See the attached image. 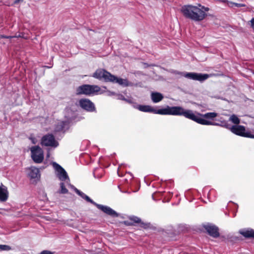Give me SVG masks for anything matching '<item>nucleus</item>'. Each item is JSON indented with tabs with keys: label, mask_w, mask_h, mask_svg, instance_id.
<instances>
[{
	"label": "nucleus",
	"mask_w": 254,
	"mask_h": 254,
	"mask_svg": "<svg viewBox=\"0 0 254 254\" xmlns=\"http://www.w3.org/2000/svg\"><path fill=\"white\" fill-rule=\"evenodd\" d=\"M134 107L141 111L146 112H153L160 115H169L174 116H184L189 119H192L198 122L203 123V121L196 119L192 114L190 110H185L180 106L170 107L167 106L165 108L156 110L148 105H136Z\"/></svg>",
	"instance_id": "obj_1"
},
{
	"label": "nucleus",
	"mask_w": 254,
	"mask_h": 254,
	"mask_svg": "<svg viewBox=\"0 0 254 254\" xmlns=\"http://www.w3.org/2000/svg\"><path fill=\"white\" fill-rule=\"evenodd\" d=\"M209 10L208 7H205L201 4H198V6L185 5L182 7L181 12L187 18L195 21H200L205 18L207 16L205 12Z\"/></svg>",
	"instance_id": "obj_2"
},
{
	"label": "nucleus",
	"mask_w": 254,
	"mask_h": 254,
	"mask_svg": "<svg viewBox=\"0 0 254 254\" xmlns=\"http://www.w3.org/2000/svg\"><path fill=\"white\" fill-rule=\"evenodd\" d=\"M190 111L192 112V114L195 117V118L196 119H198L199 120L203 121L202 122H203V123H199V122H198L196 121L193 120L192 119H191V120L195 121L198 124L203 125H218V124H217V123H215L212 122L211 121L206 120L203 119V118L209 119H214L215 117H217V116H218V114L216 113L211 112V113H207L205 114H201L199 113H196L195 114L193 113V112L192 110H190Z\"/></svg>",
	"instance_id": "obj_3"
},
{
	"label": "nucleus",
	"mask_w": 254,
	"mask_h": 254,
	"mask_svg": "<svg viewBox=\"0 0 254 254\" xmlns=\"http://www.w3.org/2000/svg\"><path fill=\"white\" fill-rule=\"evenodd\" d=\"M100 90V88L97 85L84 84L79 86L76 89V94H85L89 95L97 93Z\"/></svg>",
	"instance_id": "obj_4"
},
{
	"label": "nucleus",
	"mask_w": 254,
	"mask_h": 254,
	"mask_svg": "<svg viewBox=\"0 0 254 254\" xmlns=\"http://www.w3.org/2000/svg\"><path fill=\"white\" fill-rule=\"evenodd\" d=\"M31 158L34 162L41 163L44 160V152L39 146H34L30 148Z\"/></svg>",
	"instance_id": "obj_5"
},
{
	"label": "nucleus",
	"mask_w": 254,
	"mask_h": 254,
	"mask_svg": "<svg viewBox=\"0 0 254 254\" xmlns=\"http://www.w3.org/2000/svg\"><path fill=\"white\" fill-rule=\"evenodd\" d=\"M230 130L234 133L247 137L254 138V135L251 134L249 132H246L245 127L243 126L235 125L230 128Z\"/></svg>",
	"instance_id": "obj_6"
},
{
	"label": "nucleus",
	"mask_w": 254,
	"mask_h": 254,
	"mask_svg": "<svg viewBox=\"0 0 254 254\" xmlns=\"http://www.w3.org/2000/svg\"><path fill=\"white\" fill-rule=\"evenodd\" d=\"M93 76L99 79H104L105 81H110L115 79V75L102 69L97 70L94 73Z\"/></svg>",
	"instance_id": "obj_7"
},
{
	"label": "nucleus",
	"mask_w": 254,
	"mask_h": 254,
	"mask_svg": "<svg viewBox=\"0 0 254 254\" xmlns=\"http://www.w3.org/2000/svg\"><path fill=\"white\" fill-rule=\"evenodd\" d=\"M41 144L43 146L56 147L59 143L56 140L54 136L52 134H48L43 136L41 139Z\"/></svg>",
	"instance_id": "obj_8"
},
{
	"label": "nucleus",
	"mask_w": 254,
	"mask_h": 254,
	"mask_svg": "<svg viewBox=\"0 0 254 254\" xmlns=\"http://www.w3.org/2000/svg\"><path fill=\"white\" fill-rule=\"evenodd\" d=\"M53 166L56 171V176L61 181H64L66 180H69V178L65 170L60 165L56 162L53 163Z\"/></svg>",
	"instance_id": "obj_9"
},
{
	"label": "nucleus",
	"mask_w": 254,
	"mask_h": 254,
	"mask_svg": "<svg viewBox=\"0 0 254 254\" xmlns=\"http://www.w3.org/2000/svg\"><path fill=\"white\" fill-rule=\"evenodd\" d=\"M184 76L186 77V78L191 79L192 80L203 81L207 79L210 76V75L207 74L189 72L185 74Z\"/></svg>",
	"instance_id": "obj_10"
},
{
	"label": "nucleus",
	"mask_w": 254,
	"mask_h": 254,
	"mask_svg": "<svg viewBox=\"0 0 254 254\" xmlns=\"http://www.w3.org/2000/svg\"><path fill=\"white\" fill-rule=\"evenodd\" d=\"M79 103L82 109L87 111L93 112L95 110L94 104L89 99H82L79 101Z\"/></svg>",
	"instance_id": "obj_11"
},
{
	"label": "nucleus",
	"mask_w": 254,
	"mask_h": 254,
	"mask_svg": "<svg viewBox=\"0 0 254 254\" xmlns=\"http://www.w3.org/2000/svg\"><path fill=\"white\" fill-rule=\"evenodd\" d=\"M203 227L210 236L214 238H217L219 236V229L216 226L209 224L204 225Z\"/></svg>",
	"instance_id": "obj_12"
},
{
	"label": "nucleus",
	"mask_w": 254,
	"mask_h": 254,
	"mask_svg": "<svg viewBox=\"0 0 254 254\" xmlns=\"http://www.w3.org/2000/svg\"><path fill=\"white\" fill-rule=\"evenodd\" d=\"M95 206L99 209L102 210L106 214L113 217H117L119 214L113 209L107 206H104L99 204H95Z\"/></svg>",
	"instance_id": "obj_13"
},
{
	"label": "nucleus",
	"mask_w": 254,
	"mask_h": 254,
	"mask_svg": "<svg viewBox=\"0 0 254 254\" xmlns=\"http://www.w3.org/2000/svg\"><path fill=\"white\" fill-rule=\"evenodd\" d=\"M110 82L117 83L121 85L124 86H132L133 84L128 81L127 79H123L121 78H118L115 76V79L113 80H110Z\"/></svg>",
	"instance_id": "obj_14"
},
{
	"label": "nucleus",
	"mask_w": 254,
	"mask_h": 254,
	"mask_svg": "<svg viewBox=\"0 0 254 254\" xmlns=\"http://www.w3.org/2000/svg\"><path fill=\"white\" fill-rule=\"evenodd\" d=\"M28 176L31 179H35L40 177L39 169L34 167L29 169Z\"/></svg>",
	"instance_id": "obj_15"
},
{
	"label": "nucleus",
	"mask_w": 254,
	"mask_h": 254,
	"mask_svg": "<svg viewBox=\"0 0 254 254\" xmlns=\"http://www.w3.org/2000/svg\"><path fill=\"white\" fill-rule=\"evenodd\" d=\"M8 198V191L5 187L2 185L0 187V201H5Z\"/></svg>",
	"instance_id": "obj_16"
},
{
	"label": "nucleus",
	"mask_w": 254,
	"mask_h": 254,
	"mask_svg": "<svg viewBox=\"0 0 254 254\" xmlns=\"http://www.w3.org/2000/svg\"><path fill=\"white\" fill-rule=\"evenodd\" d=\"M151 97L152 101L154 103L159 102L163 99V95L159 92H152Z\"/></svg>",
	"instance_id": "obj_17"
},
{
	"label": "nucleus",
	"mask_w": 254,
	"mask_h": 254,
	"mask_svg": "<svg viewBox=\"0 0 254 254\" xmlns=\"http://www.w3.org/2000/svg\"><path fill=\"white\" fill-rule=\"evenodd\" d=\"M240 233L244 236L245 238H254V230L253 229L250 230H240Z\"/></svg>",
	"instance_id": "obj_18"
},
{
	"label": "nucleus",
	"mask_w": 254,
	"mask_h": 254,
	"mask_svg": "<svg viewBox=\"0 0 254 254\" xmlns=\"http://www.w3.org/2000/svg\"><path fill=\"white\" fill-rule=\"evenodd\" d=\"M229 120L230 121H231L233 123H234L235 124H236V125L239 124L240 123V119L235 115H232L230 117V118L229 119Z\"/></svg>",
	"instance_id": "obj_19"
},
{
	"label": "nucleus",
	"mask_w": 254,
	"mask_h": 254,
	"mask_svg": "<svg viewBox=\"0 0 254 254\" xmlns=\"http://www.w3.org/2000/svg\"><path fill=\"white\" fill-rule=\"evenodd\" d=\"M80 196L83 199H85L87 201L90 202L91 203L94 204L95 205V204H96V202L93 201L91 198H90L89 197H88L87 195L85 194L83 192H81V193L80 194Z\"/></svg>",
	"instance_id": "obj_20"
},
{
	"label": "nucleus",
	"mask_w": 254,
	"mask_h": 254,
	"mask_svg": "<svg viewBox=\"0 0 254 254\" xmlns=\"http://www.w3.org/2000/svg\"><path fill=\"white\" fill-rule=\"evenodd\" d=\"M60 187L61 190L59 191L60 193L65 194L67 193L68 190L65 188L64 183H60Z\"/></svg>",
	"instance_id": "obj_21"
},
{
	"label": "nucleus",
	"mask_w": 254,
	"mask_h": 254,
	"mask_svg": "<svg viewBox=\"0 0 254 254\" xmlns=\"http://www.w3.org/2000/svg\"><path fill=\"white\" fill-rule=\"evenodd\" d=\"M11 248L10 246L8 245H0V250H3V251H9L11 250Z\"/></svg>",
	"instance_id": "obj_22"
},
{
	"label": "nucleus",
	"mask_w": 254,
	"mask_h": 254,
	"mask_svg": "<svg viewBox=\"0 0 254 254\" xmlns=\"http://www.w3.org/2000/svg\"><path fill=\"white\" fill-rule=\"evenodd\" d=\"M130 220L137 223L141 222V219L137 217H133L130 218Z\"/></svg>",
	"instance_id": "obj_23"
},
{
	"label": "nucleus",
	"mask_w": 254,
	"mask_h": 254,
	"mask_svg": "<svg viewBox=\"0 0 254 254\" xmlns=\"http://www.w3.org/2000/svg\"><path fill=\"white\" fill-rule=\"evenodd\" d=\"M140 227L143 228H147L148 227H149V224H148V223H143V222H140Z\"/></svg>",
	"instance_id": "obj_24"
},
{
	"label": "nucleus",
	"mask_w": 254,
	"mask_h": 254,
	"mask_svg": "<svg viewBox=\"0 0 254 254\" xmlns=\"http://www.w3.org/2000/svg\"><path fill=\"white\" fill-rule=\"evenodd\" d=\"M231 3L235 5L237 7H243V6H246L245 4H243V3H234V2H232Z\"/></svg>",
	"instance_id": "obj_25"
},
{
	"label": "nucleus",
	"mask_w": 254,
	"mask_h": 254,
	"mask_svg": "<svg viewBox=\"0 0 254 254\" xmlns=\"http://www.w3.org/2000/svg\"><path fill=\"white\" fill-rule=\"evenodd\" d=\"M229 240L230 241H237L238 240V238H237V237L236 236H231L229 238H228Z\"/></svg>",
	"instance_id": "obj_26"
},
{
	"label": "nucleus",
	"mask_w": 254,
	"mask_h": 254,
	"mask_svg": "<svg viewBox=\"0 0 254 254\" xmlns=\"http://www.w3.org/2000/svg\"><path fill=\"white\" fill-rule=\"evenodd\" d=\"M40 254H53L51 251L45 250V251H43L42 252H41Z\"/></svg>",
	"instance_id": "obj_27"
},
{
	"label": "nucleus",
	"mask_w": 254,
	"mask_h": 254,
	"mask_svg": "<svg viewBox=\"0 0 254 254\" xmlns=\"http://www.w3.org/2000/svg\"><path fill=\"white\" fill-rule=\"evenodd\" d=\"M142 64L144 65V68H147L149 66H156L155 64H148L147 63H143Z\"/></svg>",
	"instance_id": "obj_28"
},
{
	"label": "nucleus",
	"mask_w": 254,
	"mask_h": 254,
	"mask_svg": "<svg viewBox=\"0 0 254 254\" xmlns=\"http://www.w3.org/2000/svg\"><path fill=\"white\" fill-rule=\"evenodd\" d=\"M250 22L251 24V27L254 30V18L252 19V20L250 21Z\"/></svg>",
	"instance_id": "obj_29"
},
{
	"label": "nucleus",
	"mask_w": 254,
	"mask_h": 254,
	"mask_svg": "<svg viewBox=\"0 0 254 254\" xmlns=\"http://www.w3.org/2000/svg\"><path fill=\"white\" fill-rule=\"evenodd\" d=\"M13 37H11V36H4V35H0V38H12Z\"/></svg>",
	"instance_id": "obj_30"
},
{
	"label": "nucleus",
	"mask_w": 254,
	"mask_h": 254,
	"mask_svg": "<svg viewBox=\"0 0 254 254\" xmlns=\"http://www.w3.org/2000/svg\"><path fill=\"white\" fill-rule=\"evenodd\" d=\"M74 190L79 195H80V194L81 193V191H80L79 190H78V189H77L76 188H75L74 189Z\"/></svg>",
	"instance_id": "obj_31"
},
{
	"label": "nucleus",
	"mask_w": 254,
	"mask_h": 254,
	"mask_svg": "<svg viewBox=\"0 0 254 254\" xmlns=\"http://www.w3.org/2000/svg\"><path fill=\"white\" fill-rule=\"evenodd\" d=\"M23 0H15L14 3V4H17L20 2H22Z\"/></svg>",
	"instance_id": "obj_32"
},
{
	"label": "nucleus",
	"mask_w": 254,
	"mask_h": 254,
	"mask_svg": "<svg viewBox=\"0 0 254 254\" xmlns=\"http://www.w3.org/2000/svg\"><path fill=\"white\" fill-rule=\"evenodd\" d=\"M126 101H127V102L129 103H132L131 100H127V99H126Z\"/></svg>",
	"instance_id": "obj_33"
},
{
	"label": "nucleus",
	"mask_w": 254,
	"mask_h": 254,
	"mask_svg": "<svg viewBox=\"0 0 254 254\" xmlns=\"http://www.w3.org/2000/svg\"><path fill=\"white\" fill-rule=\"evenodd\" d=\"M31 140H32V143H34V144H35L36 142L35 141V138H31Z\"/></svg>",
	"instance_id": "obj_34"
},
{
	"label": "nucleus",
	"mask_w": 254,
	"mask_h": 254,
	"mask_svg": "<svg viewBox=\"0 0 254 254\" xmlns=\"http://www.w3.org/2000/svg\"><path fill=\"white\" fill-rule=\"evenodd\" d=\"M122 100H125V101H126V99H125V98H122Z\"/></svg>",
	"instance_id": "obj_35"
}]
</instances>
